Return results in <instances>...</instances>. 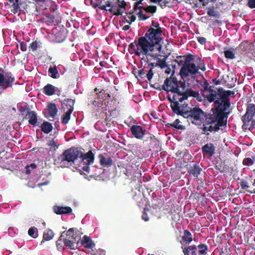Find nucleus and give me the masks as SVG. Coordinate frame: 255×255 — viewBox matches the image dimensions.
I'll return each mask as SVG.
<instances>
[{
    "mask_svg": "<svg viewBox=\"0 0 255 255\" xmlns=\"http://www.w3.org/2000/svg\"><path fill=\"white\" fill-rule=\"evenodd\" d=\"M203 88V95L205 100L209 103L220 104L223 111L228 110L231 105L229 97L234 94L233 92L225 91L223 88L215 90L211 86L209 87L207 81L204 82Z\"/></svg>",
    "mask_w": 255,
    "mask_h": 255,
    "instance_id": "20e7f679",
    "label": "nucleus"
},
{
    "mask_svg": "<svg viewBox=\"0 0 255 255\" xmlns=\"http://www.w3.org/2000/svg\"><path fill=\"white\" fill-rule=\"evenodd\" d=\"M254 255H255V252H254Z\"/></svg>",
    "mask_w": 255,
    "mask_h": 255,
    "instance_id": "774afa93",
    "label": "nucleus"
},
{
    "mask_svg": "<svg viewBox=\"0 0 255 255\" xmlns=\"http://www.w3.org/2000/svg\"><path fill=\"white\" fill-rule=\"evenodd\" d=\"M247 191L252 194H253V193L255 194V190H254L253 191L248 190Z\"/></svg>",
    "mask_w": 255,
    "mask_h": 255,
    "instance_id": "0e129e2a",
    "label": "nucleus"
},
{
    "mask_svg": "<svg viewBox=\"0 0 255 255\" xmlns=\"http://www.w3.org/2000/svg\"><path fill=\"white\" fill-rule=\"evenodd\" d=\"M37 47L38 44L36 41L32 42L30 45V48L33 51H35L37 49Z\"/></svg>",
    "mask_w": 255,
    "mask_h": 255,
    "instance_id": "37998d69",
    "label": "nucleus"
},
{
    "mask_svg": "<svg viewBox=\"0 0 255 255\" xmlns=\"http://www.w3.org/2000/svg\"><path fill=\"white\" fill-rule=\"evenodd\" d=\"M36 168V165L35 163H31L30 165H27L25 167V173L29 174L30 173L31 171Z\"/></svg>",
    "mask_w": 255,
    "mask_h": 255,
    "instance_id": "4c0bfd02",
    "label": "nucleus"
},
{
    "mask_svg": "<svg viewBox=\"0 0 255 255\" xmlns=\"http://www.w3.org/2000/svg\"><path fill=\"white\" fill-rule=\"evenodd\" d=\"M136 19L135 14L133 13H129L125 15L124 17V21H126L129 24L134 21Z\"/></svg>",
    "mask_w": 255,
    "mask_h": 255,
    "instance_id": "cd10ccee",
    "label": "nucleus"
},
{
    "mask_svg": "<svg viewBox=\"0 0 255 255\" xmlns=\"http://www.w3.org/2000/svg\"><path fill=\"white\" fill-rule=\"evenodd\" d=\"M255 118V105L250 104L247 107L246 114L243 117V128L247 129L249 124Z\"/></svg>",
    "mask_w": 255,
    "mask_h": 255,
    "instance_id": "9b49d317",
    "label": "nucleus"
},
{
    "mask_svg": "<svg viewBox=\"0 0 255 255\" xmlns=\"http://www.w3.org/2000/svg\"><path fill=\"white\" fill-rule=\"evenodd\" d=\"M182 240L186 243L191 242L192 240L191 234L188 230H185L184 236L182 237Z\"/></svg>",
    "mask_w": 255,
    "mask_h": 255,
    "instance_id": "7c9ffc66",
    "label": "nucleus"
},
{
    "mask_svg": "<svg viewBox=\"0 0 255 255\" xmlns=\"http://www.w3.org/2000/svg\"><path fill=\"white\" fill-rule=\"evenodd\" d=\"M99 158L101 165L106 167L111 166L112 165L113 160L110 157H105L101 154L99 155Z\"/></svg>",
    "mask_w": 255,
    "mask_h": 255,
    "instance_id": "a211bd4d",
    "label": "nucleus"
},
{
    "mask_svg": "<svg viewBox=\"0 0 255 255\" xmlns=\"http://www.w3.org/2000/svg\"><path fill=\"white\" fill-rule=\"evenodd\" d=\"M202 170V169L200 167L199 165L195 163L190 166L188 172L193 179H196L200 174Z\"/></svg>",
    "mask_w": 255,
    "mask_h": 255,
    "instance_id": "dca6fc26",
    "label": "nucleus"
},
{
    "mask_svg": "<svg viewBox=\"0 0 255 255\" xmlns=\"http://www.w3.org/2000/svg\"><path fill=\"white\" fill-rule=\"evenodd\" d=\"M107 6L109 7L108 11L114 15H122L125 10L126 3L123 0H118L114 3L108 1H107Z\"/></svg>",
    "mask_w": 255,
    "mask_h": 255,
    "instance_id": "9d476101",
    "label": "nucleus"
},
{
    "mask_svg": "<svg viewBox=\"0 0 255 255\" xmlns=\"http://www.w3.org/2000/svg\"><path fill=\"white\" fill-rule=\"evenodd\" d=\"M20 10L19 6L16 3H13L10 7V11L14 14H16Z\"/></svg>",
    "mask_w": 255,
    "mask_h": 255,
    "instance_id": "ea45409f",
    "label": "nucleus"
},
{
    "mask_svg": "<svg viewBox=\"0 0 255 255\" xmlns=\"http://www.w3.org/2000/svg\"><path fill=\"white\" fill-rule=\"evenodd\" d=\"M65 237V232H63L58 241L56 242V246L58 250L63 249L64 245L63 238Z\"/></svg>",
    "mask_w": 255,
    "mask_h": 255,
    "instance_id": "473e14b6",
    "label": "nucleus"
},
{
    "mask_svg": "<svg viewBox=\"0 0 255 255\" xmlns=\"http://www.w3.org/2000/svg\"><path fill=\"white\" fill-rule=\"evenodd\" d=\"M26 118L29 119L28 123L29 124L35 126L37 123L36 113L32 111H29L26 115Z\"/></svg>",
    "mask_w": 255,
    "mask_h": 255,
    "instance_id": "6ab92c4d",
    "label": "nucleus"
},
{
    "mask_svg": "<svg viewBox=\"0 0 255 255\" xmlns=\"http://www.w3.org/2000/svg\"><path fill=\"white\" fill-rule=\"evenodd\" d=\"M255 161V159L254 158H246L243 160V164L247 166H250L252 165Z\"/></svg>",
    "mask_w": 255,
    "mask_h": 255,
    "instance_id": "f704fd0d",
    "label": "nucleus"
},
{
    "mask_svg": "<svg viewBox=\"0 0 255 255\" xmlns=\"http://www.w3.org/2000/svg\"><path fill=\"white\" fill-rule=\"evenodd\" d=\"M54 212L58 215L71 213L72 210L70 207H62L54 206L53 207Z\"/></svg>",
    "mask_w": 255,
    "mask_h": 255,
    "instance_id": "f3484780",
    "label": "nucleus"
},
{
    "mask_svg": "<svg viewBox=\"0 0 255 255\" xmlns=\"http://www.w3.org/2000/svg\"><path fill=\"white\" fill-rule=\"evenodd\" d=\"M145 130L141 126L133 125L130 128V131L132 135L137 139H141L144 135Z\"/></svg>",
    "mask_w": 255,
    "mask_h": 255,
    "instance_id": "4468645a",
    "label": "nucleus"
},
{
    "mask_svg": "<svg viewBox=\"0 0 255 255\" xmlns=\"http://www.w3.org/2000/svg\"><path fill=\"white\" fill-rule=\"evenodd\" d=\"M93 102L94 109L98 114H101L108 109L109 98L110 96L105 90H101L99 93H96Z\"/></svg>",
    "mask_w": 255,
    "mask_h": 255,
    "instance_id": "0eeeda50",
    "label": "nucleus"
},
{
    "mask_svg": "<svg viewBox=\"0 0 255 255\" xmlns=\"http://www.w3.org/2000/svg\"><path fill=\"white\" fill-rule=\"evenodd\" d=\"M82 245L87 248L93 249L95 247V244L88 237L85 236L82 240Z\"/></svg>",
    "mask_w": 255,
    "mask_h": 255,
    "instance_id": "412c9836",
    "label": "nucleus"
},
{
    "mask_svg": "<svg viewBox=\"0 0 255 255\" xmlns=\"http://www.w3.org/2000/svg\"><path fill=\"white\" fill-rule=\"evenodd\" d=\"M215 146L213 143H207L202 147L203 154L204 156L211 157L215 154Z\"/></svg>",
    "mask_w": 255,
    "mask_h": 255,
    "instance_id": "2eb2a0df",
    "label": "nucleus"
},
{
    "mask_svg": "<svg viewBox=\"0 0 255 255\" xmlns=\"http://www.w3.org/2000/svg\"><path fill=\"white\" fill-rule=\"evenodd\" d=\"M207 14L208 15L215 17V18H219L220 17V14L218 11L210 7L208 8Z\"/></svg>",
    "mask_w": 255,
    "mask_h": 255,
    "instance_id": "2f4dec72",
    "label": "nucleus"
},
{
    "mask_svg": "<svg viewBox=\"0 0 255 255\" xmlns=\"http://www.w3.org/2000/svg\"><path fill=\"white\" fill-rule=\"evenodd\" d=\"M47 111L49 115V117L54 118L57 113V108L55 104L49 103L47 105Z\"/></svg>",
    "mask_w": 255,
    "mask_h": 255,
    "instance_id": "aec40b11",
    "label": "nucleus"
},
{
    "mask_svg": "<svg viewBox=\"0 0 255 255\" xmlns=\"http://www.w3.org/2000/svg\"><path fill=\"white\" fill-rule=\"evenodd\" d=\"M162 30L159 27V24L155 22H152L150 28L147 30L145 35L142 36L145 38L148 41L154 44L161 45L163 41L162 37Z\"/></svg>",
    "mask_w": 255,
    "mask_h": 255,
    "instance_id": "6e6552de",
    "label": "nucleus"
},
{
    "mask_svg": "<svg viewBox=\"0 0 255 255\" xmlns=\"http://www.w3.org/2000/svg\"><path fill=\"white\" fill-rule=\"evenodd\" d=\"M224 55L226 58L228 59H233L235 58L234 53L230 50L225 51Z\"/></svg>",
    "mask_w": 255,
    "mask_h": 255,
    "instance_id": "e433bc0d",
    "label": "nucleus"
},
{
    "mask_svg": "<svg viewBox=\"0 0 255 255\" xmlns=\"http://www.w3.org/2000/svg\"><path fill=\"white\" fill-rule=\"evenodd\" d=\"M198 41L201 44L204 45L206 42V39L203 37H199L198 38Z\"/></svg>",
    "mask_w": 255,
    "mask_h": 255,
    "instance_id": "09e8293b",
    "label": "nucleus"
},
{
    "mask_svg": "<svg viewBox=\"0 0 255 255\" xmlns=\"http://www.w3.org/2000/svg\"><path fill=\"white\" fill-rule=\"evenodd\" d=\"M74 103L75 101L72 99H67V100H65L62 103L63 106L62 108L64 109V111H65L66 109L64 106H66L67 110L72 109V111H73Z\"/></svg>",
    "mask_w": 255,
    "mask_h": 255,
    "instance_id": "5701e85b",
    "label": "nucleus"
},
{
    "mask_svg": "<svg viewBox=\"0 0 255 255\" xmlns=\"http://www.w3.org/2000/svg\"><path fill=\"white\" fill-rule=\"evenodd\" d=\"M21 49L22 51H25L26 50V47L24 46H22V45L21 44Z\"/></svg>",
    "mask_w": 255,
    "mask_h": 255,
    "instance_id": "680f3d73",
    "label": "nucleus"
},
{
    "mask_svg": "<svg viewBox=\"0 0 255 255\" xmlns=\"http://www.w3.org/2000/svg\"><path fill=\"white\" fill-rule=\"evenodd\" d=\"M148 66H152V67H156L157 66V63H148Z\"/></svg>",
    "mask_w": 255,
    "mask_h": 255,
    "instance_id": "13d9d810",
    "label": "nucleus"
},
{
    "mask_svg": "<svg viewBox=\"0 0 255 255\" xmlns=\"http://www.w3.org/2000/svg\"><path fill=\"white\" fill-rule=\"evenodd\" d=\"M185 255H198L197 248L194 246H190L183 250Z\"/></svg>",
    "mask_w": 255,
    "mask_h": 255,
    "instance_id": "b1692460",
    "label": "nucleus"
},
{
    "mask_svg": "<svg viewBox=\"0 0 255 255\" xmlns=\"http://www.w3.org/2000/svg\"><path fill=\"white\" fill-rule=\"evenodd\" d=\"M14 2H13V3H16L17 4H19V0H14Z\"/></svg>",
    "mask_w": 255,
    "mask_h": 255,
    "instance_id": "e2e57ef3",
    "label": "nucleus"
},
{
    "mask_svg": "<svg viewBox=\"0 0 255 255\" xmlns=\"http://www.w3.org/2000/svg\"><path fill=\"white\" fill-rule=\"evenodd\" d=\"M199 69L204 71L206 70V68L204 65L201 64L198 67L194 63H184L180 70L179 75L183 81H178V82H184L185 90L189 91L190 93H195V92L186 89L185 81L189 77H194L195 75L198 73Z\"/></svg>",
    "mask_w": 255,
    "mask_h": 255,
    "instance_id": "423d86ee",
    "label": "nucleus"
},
{
    "mask_svg": "<svg viewBox=\"0 0 255 255\" xmlns=\"http://www.w3.org/2000/svg\"><path fill=\"white\" fill-rule=\"evenodd\" d=\"M164 69H165L164 72H165V74H166L167 75H169V74H170V73H171V69H170V68L169 67H168L167 66Z\"/></svg>",
    "mask_w": 255,
    "mask_h": 255,
    "instance_id": "5fc2aeb1",
    "label": "nucleus"
},
{
    "mask_svg": "<svg viewBox=\"0 0 255 255\" xmlns=\"http://www.w3.org/2000/svg\"><path fill=\"white\" fill-rule=\"evenodd\" d=\"M28 234L30 237L36 238L38 237L37 229L34 227H31L28 230Z\"/></svg>",
    "mask_w": 255,
    "mask_h": 255,
    "instance_id": "72a5a7b5",
    "label": "nucleus"
},
{
    "mask_svg": "<svg viewBox=\"0 0 255 255\" xmlns=\"http://www.w3.org/2000/svg\"><path fill=\"white\" fill-rule=\"evenodd\" d=\"M249 127H248L247 129H249L251 130L252 128H253L255 127V118L254 120L252 121V122H251L249 124Z\"/></svg>",
    "mask_w": 255,
    "mask_h": 255,
    "instance_id": "603ef678",
    "label": "nucleus"
},
{
    "mask_svg": "<svg viewBox=\"0 0 255 255\" xmlns=\"http://www.w3.org/2000/svg\"><path fill=\"white\" fill-rule=\"evenodd\" d=\"M171 126L178 129H182L183 128V126L180 124V121L178 119H176L171 124Z\"/></svg>",
    "mask_w": 255,
    "mask_h": 255,
    "instance_id": "58836bf2",
    "label": "nucleus"
},
{
    "mask_svg": "<svg viewBox=\"0 0 255 255\" xmlns=\"http://www.w3.org/2000/svg\"><path fill=\"white\" fill-rule=\"evenodd\" d=\"M14 81V78L11 74H6L5 77L0 74V90L6 89L11 87Z\"/></svg>",
    "mask_w": 255,
    "mask_h": 255,
    "instance_id": "f8f14e48",
    "label": "nucleus"
},
{
    "mask_svg": "<svg viewBox=\"0 0 255 255\" xmlns=\"http://www.w3.org/2000/svg\"><path fill=\"white\" fill-rule=\"evenodd\" d=\"M73 112L72 110H67L66 112H65L64 114L63 115L61 121L62 123L64 124H67L69 120L70 119L71 114Z\"/></svg>",
    "mask_w": 255,
    "mask_h": 255,
    "instance_id": "a878e982",
    "label": "nucleus"
},
{
    "mask_svg": "<svg viewBox=\"0 0 255 255\" xmlns=\"http://www.w3.org/2000/svg\"><path fill=\"white\" fill-rule=\"evenodd\" d=\"M53 237L54 233L53 231L50 229H48L44 232L43 238V240L48 241L51 240Z\"/></svg>",
    "mask_w": 255,
    "mask_h": 255,
    "instance_id": "c85d7f7f",
    "label": "nucleus"
},
{
    "mask_svg": "<svg viewBox=\"0 0 255 255\" xmlns=\"http://www.w3.org/2000/svg\"><path fill=\"white\" fill-rule=\"evenodd\" d=\"M142 219L145 222L148 221L149 220L147 214L145 213H143L142 215Z\"/></svg>",
    "mask_w": 255,
    "mask_h": 255,
    "instance_id": "864d4df0",
    "label": "nucleus"
},
{
    "mask_svg": "<svg viewBox=\"0 0 255 255\" xmlns=\"http://www.w3.org/2000/svg\"><path fill=\"white\" fill-rule=\"evenodd\" d=\"M98 6L99 8H100L102 10L108 11V10L109 8H107V7H108L107 6V3L106 4V5H104V4H102L101 3H100L99 5H98Z\"/></svg>",
    "mask_w": 255,
    "mask_h": 255,
    "instance_id": "8fccbe9b",
    "label": "nucleus"
},
{
    "mask_svg": "<svg viewBox=\"0 0 255 255\" xmlns=\"http://www.w3.org/2000/svg\"><path fill=\"white\" fill-rule=\"evenodd\" d=\"M42 225H43V227H45V226H46V224H45V222H43V223H42Z\"/></svg>",
    "mask_w": 255,
    "mask_h": 255,
    "instance_id": "69168bd1",
    "label": "nucleus"
},
{
    "mask_svg": "<svg viewBox=\"0 0 255 255\" xmlns=\"http://www.w3.org/2000/svg\"><path fill=\"white\" fill-rule=\"evenodd\" d=\"M199 1L203 6H206L208 4L209 0H199Z\"/></svg>",
    "mask_w": 255,
    "mask_h": 255,
    "instance_id": "6e6d98bb",
    "label": "nucleus"
},
{
    "mask_svg": "<svg viewBox=\"0 0 255 255\" xmlns=\"http://www.w3.org/2000/svg\"><path fill=\"white\" fill-rule=\"evenodd\" d=\"M147 70L145 69H142L139 71L138 75L140 78H143L146 76V73H147Z\"/></svg>",
    "mask_w": 255,
    "mask_h": 255,
    "instance_id": "49530a36",
    "label": "nucleus"
},
{
    "mask_svg": "<svg viewBox=\"0 0 255 255\" xmlns=\"http://www.w3.org/2000/svg\"><path fill=\"white\" fill-rule=\"evenodd\" d=\"M193 55L187 56L185 58L184 63H193L192 62H191V61L193 59Z\"/></svg>",
    "mask_w": 255,
    "mask_h": 255,
    "instance_id": "de8ad7c7",
    "label": "nucleus"
},
{
    "mask_svg": "<svg viewBox=\"0 0 255 255\" xmlns=\"http://www.w3.org/2000/svg\"><path fill=\"white\" fill-rule=\"evenodd\" d=\"M44 93L48 96L53 95L55 93L56 88L51 84H48L43 88Z\"/></svg>",
    "mask_w": 255,
    "mask_h": 255,
    "instance_id": "4be33fe9",
    "label": "nucleus"
},
{
    "mask_svg": "<svg viewBox=\"0 0 255 255\" xmlns=\"http://www.w3.org/2000/svg\"><path fill=\"white\" fill-rule=\"evenodd\" d=\"M48 146L50 147L51 150H56L59 147V144L56 142L54 139H52L47 143Z\"/></svg>",
    "mask_w": 255,
    "mask_h": 255,
    "instance_id": "c9c22d12",
    "label": "nucleus"
},
{
    "mask_svg": "<svg viewBox=\"0 0 255 255\" xmlns=\"http://www.w3.org/2000/svg\"><path fill=\"white\" fill-rule=\"evenodd\" d=\"M130 26L129 25H125L123 27V29L124 30H127L129 28Z\"/></svg>",
    "mask_w": 255,
    "mask_h": 255,
    "instance_id": "bf43d9fd",
    "label": "nucleus"
},
{
    "mask_svg": "<svg viewBox=\"0 0 255 255\" xmlns=\"http://www.w3.org/2000/svg\"><path fill=\"white\" fill-rule=\"evenodd\" d=\"M153 72H152V70L151 69H150L149 70H148L147 73H146V77L147 78V79L150 81L152 77H153Z\"/></svg>",
    "mask_w": 255,
    "mask_h": 255,
    "instance_id": "c03bdc74",
    "label": "nucleus"
},
{
    "mask_svg": "<svg viewBox=\"0 0 255 255\" xmlns=\"http://www.w3.org/2000/svg\"><path fill=\"white\" fill-rule=\"evenodd\" d=\"M129 47L134 51L135 54L136 55L137 48H138V42L137 43L132 42L129 44Z\"/></svg>",
    "mask_w": 255,
    "mask_h": 255,
    "instance_id": "a19ab883",
    "label": "nucleus"
},
{
    "mask_svg": "<svg viewBox=\"0 0 255 255\" xmlns=\"http://www.w3.org/2000/svg\"><path fill=\"white\" fill-rule=\"evenodd\" d=\"M168 82V80L165 82L164 89L176 91V94L173 97V101H171L170 105L173 112L186 119L189 123L196 126H201L204 124L205 113L197 107L190 108L186 102L189 96H194L195 93H190L189 91L185 90L184 83L178 86L177 83L172 82L171 87L169 88L167 86Z\"/></svg>",
    "mask_w": 255,
    "mask_h": 255,
    "instance_id": "f257e3e1",
    "label": "nucleus"
},
{
    "mask_svg": "<svg viewBox=\"0 0 255 255\" xmlns=\"http://www.w3.org/2000/svg\"><path fill=\"white\" fill-rule=\"evenodd\" d=\"M80 233H74V229L70 228L67 232H65V237L63 238L64 246L71 249L76 248V243L80 240Z\"/></svg>",
    "mask_w": 255,
    "mask_h": 255,
    "instance_id": "1a4fd4ad",
    "label": "nucleus"
},
{
    "mask_svg": "<svg viewBox=\"0 0 255 255\" xmlns=\"http://www.w3.org/2000/svg\"><path fill=\"white\" fill-rule=\"evenodd\" d=\"M48 183H49L48 181H45V182H43V183H38L37 184V185H38V187H40L41 186L46 185L48 184Z\"/></svg>",
    "mask_w": 255,
    "mask_h": 255,
    "instance_id": "4d7b16f0",
    "label": "nucleus"
},
{
    "mask_svg": "<svg viewBox=\"0 0 255 255\" xmlns=\"http://www.w3.org/2000/svg\"><path fill=\"white\" fill-rule=\"evenodd\" d=\"M248 5L250 8H255V0H249Z\"/></svg>",
    "mask_w": 255,
    "mask_h": 255,
    "instance_id": "3c124183",
    "label": "nucleus"
},
{
    "mask_svg": "<svg viewBox=\"0 0 255 255\" xmlns=\"http://www.w3.org/2000/svg\"><path fill=\"white\" fill-rule=\"evenodd\" d=\"M100 252H101V251H100ZM102 254H103L104 255H104V252H102Z\"/></svg>",
    "mask_w": 255,
    "mask_h": 255,
    "instance_id": "338daca9",
    "label": "nucleus"
},
{
    "mask_svg": "<svg viewBox=\"0 0 255 255\" xmlns=\"http://www.w3.org/2000/svg\"><path fill=\"white\" fill-rule=\"evenodd\" d=\"M208 251V247L205 244H200L198 246V255H206Z\"/></svg>",
    "mask_w": 255,
    "mask_h": 255,
    "instance_id": "bb28decb",
    "label": "nucleus"
},
{
    "mask_svg": "<svg viewBox=\"0 0 255 255\" xmlns=\"http://www.w3.org/2000/svg\"><path fill=\"white\" fill-rule=\"evenodd\" d=\"M214 109H212L208 114L205 113L204 124L202 128L204 134L208 135L210 132L218 131L220 128L224 127L227 124L225 112L222 110L220 104H214Z\"/></svg>",
    "mask_w": 255,
    "mask_h": 255,
    "instance_id": "7ed1b4c3",
    "label": "nucleus"
},
{
    "mask_svg": "<svg viewBox=\"0 0 255 255\" xmlns=\"http://www.w3.org/2000/svg\"><path fill=\"white\" fill-rule=\"evenodd\" d=\"M240 186L242 189H246L249 187L248 182L245 180L242 181L240 182Z\"/></svg>",
    "mask_w": 255,
    "mask_h": 255,
    "instance_id": "a18cd8bd",
    "label": "nucleus"
},
{
    "mask_svg": "<svg viewBox=\"0 0 255 255\" xmlns=\"http://www.w3.org/2000/svg\"><path fill=\"white\" fill-rule=\"evenodd\" d=\"M167 80L168 81V84H167V86H168L169 88H170L171 87V86L172 85V84H171L172 82L177 83L178 86H179V85H181L182 83H184V82H178V81H177V80L176 78H166L165 79V80L164 81V82L163 83V85L161 87H160L159 85H157V87H154V88L157 89V90H159V91L164 90V91H166L167 92L170 91V92H172L173 93V96H174L175 94H176V93H175L176 91H173V90L169 89H167V90H166L163 88L164 86H165V82ZM173 97H172V98ZM168 99L171 102V101H173V100H172L171 98H169V97H168Z\"/></svg>",
    "mask_w": 255,
    "mask_h": 255,
    "instance_id": "ddd939ff",
    "label": "nucleus"
},
{
    "mask_svg": "<svg viewBox=\"0 0 255 255\" xmlns=\"http://www.w3.org/2000/svg\"><path fill=\"white\" fill-rule=\"evenodd\" d=\"M78 158L81 159L83 164L81 171L84 174L89 173L90 169L88 165L93 163L94 160V154L91 150L84 154L78 148L71 147L64 151L59 160L62 167H68L74 163Z\"/></svg>",
    "mask_w": 255,
    "mask_h": 255,
    "instance_id": "f03ea898",
    "label": "nucleus"
},
{
    "mask_svg": "<svg viewBox=\"0 0 255 255\" xmlns=\"http://www.w3.org/2000/svg\"><path fill=\"white\" fill-rule=\"evenodd\" d=\"M52 124L48 122H43L41 125V129L45 133H49L52 130Z\"/></svg>",
    "mask_w": 255,
    "mask_h": 255,
    "instance_id": "393cba45",
    "label": "nucleus"
},
{
    "mask_svg": "<svg viewBox=\"0 0 255 255\" xmlns=\"http://www.w3.org/2000/svg\"><path fill=\"white\" fill-rule=\"evenodd\" d=\"M48 73L50 76L54 79L57 78L58 74V70L56 66L53 67L50 66L48 69Z\"/></svg>",
    "mask_w": 255,
    "mask_h": 255,
    "instance_id": "c756f323",
    "label": "nucleus"
},
{
    "mask_svg": "<svg viewBox=\"0 0 255 255\" xmlns=\"http://www.w3.org/2000/svg\"><path fill=\"white\" fill-rule=\"evenodd\" d=\"M150 1L154 3L159 2L160 0H149Z\"/></svg>",
    "mask_w": 255,
    "mask_h": 255,
    "instance_id": "052dcab7",
    "label": "nucleus"
},
{
    "mask_svg": "<svg viewBox=\"0 0 255 255\" xmlns=\"http://www.w3.org/2000/svg\"><path fill=\"white\" fill-rule=\"evenodd\" d=\"M162 45L154 44L148 41L145 38L140 37L138 39V48L136 56L142 57V59L146 57L148 60L150 58L159 59L161 56L160 52Z\"/></svg>",
    "mask_w": 255,
    "mask_h": 255,
    "instance_id": "39448f33",
    "label": "nucleus"
},
{
    "mask_svg": "<svg viewBox=\"0 0 255 255\" xmlns=\"http://www.w3.org/2000/svg\"><path fill=\"white\" fill-rule=\"evenodd\" d=\"M158 59V61L157 62V66L163 69L167 66V65L165 61L160 60V57H159V59Z\"/></svg>",
    "mask_w": 255,
    "mask_h": 255,
    "instance_id": "79ce46f5",
    "label": "nucleus"
}]
</instances>
